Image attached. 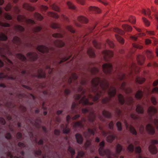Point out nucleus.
I'll list each match as a JSON object with an SVG mask.
<instances>
[{
	"label": "nucleus",
	"instance_id": "a211bd4d",
	"mask_svg": "<svg viewBox=\"0 0 158 158\" xmlns=\"http://www.w3.org/2000/svg\"><path fill=\"white\" fill-rule=\"evenodd\" d=\"M48 15L49 17L56 19H57L59 17V15L57 13L52 12H48Z\"/></svg>",
	"mask_w": 158,
	"mask_h": 158
},
{
	"label": "nucleus",
	"instance_id": "e433bc0d",
	"mask_svg": "<svg viewBox=\"0 0 158 158\" xmlns=\"http://www.w3.org/2000/svg\"><path fill=\"white\" fill-rule=\"evenodd\" d=\"M89 9L91 10L95 11L96 13H99L100 12L101 10L98 8L94 6H90L89 8Z\"/></svg>",
	"mask_w": 158,
	"mask_h": 158
},
{
	"label": "nucleus",
	"instance_id": "423d86ee",
	"mask_svg": "<svg viewBox=\"0 0 158 158\" xmlns=\"http://www.w3.org/2000/svg\"><path fill=\"white\" fill-rule=\"evenodd\" d=\"M151 143L152 144L149 146V150L152 154H156L157 153V151L156 148L154 144H158V141L156 140H151Z\"/></svg>",
	"mask_w": 158,
	"mask_h": 158
},
{
	"label": "nucleus",
	"instance_id": "7c9ffc66",
	"mask_svg": "<svg viewBox=\"0 0 158 158\" xmlns=\"http://www.w3.org/2000/svg\"><path fill=\"white\" fill-rule=\"evenodd\" d=\"M35 18L40 21L42 20L43 19V16L40 14L38 13H35L34 14Z\"/></svg>",
	"mask_w": 158,
	"mask_h": 158
},
{
	"label": "nucleus",
	"instance_id": "c9c22d12",
	"mask_svg": "<svg viewBox=\"0 0 158 158\" xmlns=\"http://www.w3.org/2000/svg\"><path fill=\"white\" fill-rule=\"evenodd\" d=\"M89 121H93L95 118V115L94 113L90 114L89 117Z\"/></svg>",
	"mask_w": 158,
	"mask_h": 158
},
{
	"label": "nucleus",
	"instance_id": "79ce46f5",
	"mask_svg": "<svg viewBox=\"0 0 158 158\" xmlns=\"http://www.w3.org/2000/svg\"><path fill=\"white\" fill-rule=\"evenodd\" d=\"M103 115L107 118H110L111 117V113L109 112L106 110H103L102 112Z\"/></svg>",
	"mask_w": 158,
	"mask_h": 158
},
{
	"label": "nucleus",
	"instance_id": "c756f323",
	"mask_svg": "<svg viewBox=\"0 0 158 158\" xmlns=\"http://www.w3.org/2000/svg\"><path fill=\"white\" fill-rule=\"evenodd\" d=\"M145 79L143 78H141L139 77H137L135 80L137 83L140 84H142L145 81Z\"/></svg>",
	"mask_w": 158,
	"mask_h": 158
},
{
	"label": "nucleus",
	"instance_id": "bf43d9fd",
	"mask_svg": "<svg viewBox=\"0 0 158 158\" xmlns=\"http://www.w3.org/2000/svg\"><path fill=\"white\" fill-rule=\"evenodd\" d=\"M4 17L6 19L8 20H11L12 19V16L8 13H6L4 14Z\"/></svg>",
	"mask_w": 158,
	"mask_h": 158
},
{
	"label": "nucleus",
	"instance_id": "aec40b11",
	"mask_svg": "<svg viewBox=\"0 0 158 158\" xmlns=\"http://www.w3.org/2000/svg\"><path fill=\"white\" fill-rule=\"evenodd\" d=\"M75 136L77 142L79 144H81L83 142V138L82 136L79 134H76Z\"/></svg>",
	"mask_w": 158,
	"mask_h": 158
},
{
	"label": "nucleus",
	"instance_id": "9d476101",
	"mask_svg": "<svg viewBox=\"0 0 158 158\" xmlns=\"http://www.w3.org/2000/svg\"><path fill=\"white\" fill-rule=\"evenodd\" d=\"M146 129L147 131L151 134L152 135L155 133L154 128L150 124H148L146 126Z\"/></svg>",
	"mask_w": 158,
	"mask_h": 158
},
{
	"label": "nucleus",
	"instance_id": "20e7f679",
	"mask_svg": "<svg viewBox=\"0 0 158 158\" xmlns=\"http://www.w3.org/2000/svg\"><path fill=\"white\" fill-rule=\"evenodd\" d=\"M104 145V141H102L99 144L100 147L98 151L100 155L102 156L106 155L108 157V158H111L109 157L110 154V151L109 149H106L105 150H103V148Z\"/></svg>",
	"mask_w": 158,
	"mask_h": 158
},
{
	"label": "nucleus",
	"instance_id": "412c9836",
	"mask_svg": "<svg viewBox=\"0 0 158 158\" xmlns=\"http://www.w3.org/2000/svg\"><path fill=\"white\" fill-rule=\"evenodd\" d=\"M146 56L148 59H151L153 58V55L151 51L149 50H147L146 51Z\"/></svg>",
	"mask_w": 158,
	"mask_h": 158
},
{
	"label": "nucleus",
	"instance_id": "09e8293b",
	"mask_svg": "<svg viewBox=\"0 0 158 158\" xmlns=\"http://www.w3.org/2000/svg\"><path fill=\"white\" fill-rule=\"evenodd\" d=\"M17 57L20 60L24 61L26 60L25 57L21 54H18L17 55Z\"/></svg>",
	"mask_w": 158,
	"mask_h": 158
},
{
	"label": "nucleus",
	"instance_id": "8fccbe9b",
	"mask_svg": "<svg viewBox=\"0 0 158 158\" xmlns=\"http://www.w3.org/2000/svg\"><path fill=\"white\" fill-rule=\"evenodd\" d=\"M129 21L132 24H135L136 22V19L135 17L131 16L130 17Z\"/></svg>",
	"mask_w": 158,
	"mask_h": 158
},
{
	"label": "nucleus",
	"instance_id": "bb28decb",
	"mask_svg": "<svg viewBox=\"0 0 158 158\" xmlns=\"http://www.w3.org/2000/svg\"><path fill=\"white\" fill-rule=\"evenodd\" d=\"M87 53L91 57H94L95 56L94 52L91 48H89L88 49Z\"/></svg>",
	"mask_w": 158,
	"mask_h": 158
},
{
	"label": "nucleus",
	"instance_id": "a19ab883",
	"mask_svg": "<svg viewBox=\"0 0 158 158\" xmlns=\"http://www.w3.org/2000/svg\"><path fill=\"white\" fill-rule=\"evenodd\" d=\"M67 4L69 9L74 10L76 8V7L74 5L70 2H67Z\"/></svg>",
	"mask_w": 158,
	"mask_h": 158
},
{
	"label": "nucleus",
	"instance_id": "cd10ccee",
	"mask_svg": "<svg viewBox=\"0 0 158 158\" xmlns=\"http://www.w3.org/2000/svg\"><path fill=\"white\" fill-rule=\"evenodd\" d=\"M131 69L132 71H134L136 73L139 72V69L138 68L136 67L135 64L134 63H132L131 67Z\"/></svg>",
	"mask_w": 158,
	"mask_h": 158
},
{
	"label": "nucleus",
	"instance_id": "37998d69",
	"mask_svg": "<svg viewBox=\"0 0 158 158\" xmlns=\"http://www.w3.org/2000/svg\"><path fill=\"white\" fill-rule=\"evenodd\" d=\"M13 42L15 44L19 45L20 43V39L18 37L15 36L13 38Z\"/></svg>",
	"mask_w": 158,
	"mask_h": 158
},
{
	"label": "nucleus",
	"instance_id": "f03ea898",
	"mask_svg": "<svg viewBox=\"0 0 158 158\" xmlns=\"http://www.w3.org/2000/svg\"><path fill=\"white\" fill-rule=\"evenodd\" d=\"M102 92L100 91L97 93L95 97H94L92 95L89 94L88 96V98H86L85 96H84L79 101V104H81L83 105H91L93 104V102H89V101L91 100L94 102L97 101L100 97V96L102 95Z\"/></svg>",
	"mask_w": 158,
	"mask_h": 158
},
{
	"label": "nucleus",
	"instance_id": "4c0bfd02",
	"mask_svg": "<svg viewBox=\"0 0 158 158\" xmlns=\"http://www.w3.org/2000/svg\"><path fill=\"white\" fill-rule=\"evenodd\" d=\"M113 31L115 32H117L121 35H123L125 34V32L123 31L120 30L117 28H115L113 29Z\"/></svg>",
	"mask_w": 158,
	"mask_h": 158
},
{
	"label": "nucleus",
	"instance_id": "ea45409f",
	"mask_svg": "<svg viewBox=\"0 0 158 158\" xmlns=\"http://www.w3.org/2000/svg\"><path fill=\"white\" fill-rule=\"evenodd\" d=\"M7 39L6 35L2 33L0 34V40L6 41Z\"/></svg>",
	"mask_w": 158,
	"mask_h": 158
},
{
	"label": "nucleus",
	"instance_id": "69168bd1",
	"mask_svg": "<svg viewBox=\"0 0 158 158\" xmlns=\"http://www.w3.org/2000/svg\"><path fill=\"white\" fill-rule=\"evenodd\" d=\"M52 35L54 37L62 38L63 36L60 33H55L53 34Z\"/></svg>",
	"mask_w": 158,
	"mask_h": 158
},
{
	"label": "nucleus",
	"instance_id": "6e6552de",
	"mask_svg": "<svg viewBox=\"0 0 158 158\" xmlns=\"http://www.w3.org/2000/svg\"><path fill=\"white\" fill-rule=\"evenodd\" d=\"M27 57L31 61H34L36 60L37 55L35 53H29L27 54Z\"/></svg>",
	"mask_w": 158,
	"mask_h": 158
},
{
	"label": "nucleus",
	"instance_id": "e2e57ef3",
	"mask_svg": "<svg viewBox=\"0 0 158 158\" xmlns=\"http://www.w3.org/2000/svg\"><path fill=\"white\" fill-rule=\"evenodd\" d=\"M127 100L128 101L127 104L129 105L131 104L133 102V99L131 97L127 98Z\"/></svg>",
	"mask_w": 158,
	"mask_h": 158
},
{
	"label": "nucleus",
	"instance_id": "2eb2a0df",
	"mask_svg": "<svg viewBox=\"0 0 158 158\" xmlns=\"http://www.w3.org/2000/svg\"><path fill=\"white\" fill-rule=\"evenodd\" d=\"M23 8L30 11H33L35 10L34 7L30 5L27 3H25L23 4Z\"/></svg>",
	"mask_w": 158,
	"mask_h": 158
},
{
	"label": "nucleus",
	"instance_id": "4d7b16f0",
	"mask_svg": "<svg viewBox=\"0 0 158 158\" xmlns=\"http://www.w3.org/2000/svg\"><path fill=\"white\" fill-rule=\"evenodd\" d=\"M106 43L110 48H113L114 46V44L113 43L109 40H106Z\"/></svg>",
	"mask_w": 158,
	"mask_h": 158
},
{
	"label": "nucleus",
	"instance_id": "393cba45",
	"mask_svg": "<svg viewBox=\"0 0 158 158\" xmlns=\"http://www.w3.org/2000/svg\"><path fill=\"white\" fill-rule=\"evenodd\" d=\"M77 77L75 73H72L71 77L68 80V83L69 84L70 83H71L73 79L74 80H77Z\"/></svg>",
	"mask_w": 158,
	"mask_h": 158
},
{
	"label": "nucleus",
	"instance_id": "49530a36",
	"mask_svg": "<svg viewBox=\"0 0 158 158\" xmlns=\"http://www.w3.org/2000/svg\"><path fill=\"white\" fill-rule=\"evenodd\" d=\"M66 29L72 33H74L75 32L73 27L71 25H68L66 26Z\"/></svg>",
	"mask_w": 158,
	"mask_h": 158
},
{
	"label": "nucleus",
	"instance_id": "5701e85b",
	"mask_svg": "<svg viewBox=\"0 0 158 158\" xmlns=\"http://www.w3.org/2000/svg\"><path fill=\"white\" fill-rule=\"evenodd\" d=\"M17 20L19 22H25L26 21V18L24 15H19L17 16Z\"/></svg>",
	"mask_w": 158,
	"mask_h": 158
},
{
	"label": "nucleus",
	"instance_id": "dca6fc26",
	"mask_svg": "<svg viewBox=\"0 0 158 158\" xmlns=\"http://www.w3.org/2000/svg\"><path fill=\"white\" fill-rule=\"evenodd\" d=\"M142 13L145 15H148L149 18H152L151 16V11L149 9H143L142 10Z\"/></svg>",
	"mask_w": 158,
	"mask_h": 158
},
{
	"label": "nucleus",
	"instance_id": "a18cd8bd",
	"mask_svg": "<svg viewBox=\"0 0 158 158\" xmlns=\"http://www.w3.org/2000/svg\"><path fill=\"white\" fill-rule=\"evenodd\" d=\"M132 45L133 47L138 49H141L143 48V46L142 45L138 44L133 43Z\"/></svg>",
	"mask_w": 158,
	"mask_h": 158
},
{
	"label": "nucleus",
	"instance_id": "b1692460",
	"mask_svg": "<svg viewBox=\"0 0 158 158\" xmlns=\"http://www.w3.org/2000/svg\"><path fill=\"white\" fill-rule=\"evenodd\" d=\"M51 27L54 29L60 28V25L57 23H52L50 24Z\"/></svg>",
	"mask_w": 158,
	"mask_h": 158
},
{
	"label": "nucleus",
	"instance_id": "4be33fe9",
	"mask_svg": "<svg viewBox=\"0 0 158 158\" xmlns=\"http://www.w3.org/2000/svg\"><path fill=\"white\" fill-rule=\"evenodd\" d=\"M55 45L58 47H63L64 44V42L61 41L57 40L54 42Z\"/></svg>",
	"mask_w": 158,
	"mask_h": 158
},
{
	"label": "nucleus",
	"instance_id": "7ed1b4c3",
	"mask_svg": "<svg viewBox=\"0 0 158 158\" xmlns=\"http://www.w3.org/2000/svg\"><path fill=\"white\" fill-rule=\"evenodd\" d=\"M108 94L110 97H106L104 98L102 100V103L105 104L108 102L110 99V97H113L115 96L116 93L115 88L114 86L110 87L108 92Z\"/></svg>",
	"mask_w": 158,
	"mask_h": 158
},
{
	"label": "nucleus",
	"instance_id": "680f3d73",
	"mask_svg": "<svg viewBox=\"0 0 158 158\" xmlns=\"http://www.w3.org/2000/svg\"><path fill=\"white\" fill-rule=\"evenodd\" d=\"M0 26L3 27H9L10 25L7 23H3L0 21Z\"/></svg>",
	"mask_w": 158,
	"mask_h": 158
},
{
	"label": "nucleus",
	"instance_id": "ddd939ff",
	"mask_svg": "<svg viewBox=\"0 0 158 158\" xmlns=\"http://www.w3.org/2000/svg\"><path fill=\"white\" fill-rule=\"evenodd\" d=\"M126 83L124 82L122 83L121 86V89L123 90L125 93H129L132 92V89L130 88H126L125 87Z\"/></svg>",
	"mask_w": 158,
	"mask_h": 158
},
{
	"label": "nucleus",
	"instance_id": "39448f33",
	"mask_svg": "<svg viewBox=\"0 0 158 158\" xmlns=\"http://www.w3.org/2000/svg\"><path fill=\"white\" fill-rule=\"evenodd\" d=\"M103 72L106 74H109L111 73L112 69V65L110 63H106L102 65Z\"/></svg>",
	"mask_w": 158,
	"mask_h": 158
},
{
	"label": "nucleus",
	"instance_id": "1a4fd4ad",
	"mask_svg": "<svg viewBox=\"0 0 158 158\" xmlns=\"http://www.w3.org/2000/svg\"><path fill=\"white\" fill-rule=\"evenodd\" d=\"M77 20L79 22L84 24L87 23L89 21L88 19L86 17L81 15L77 17Z\"/></svg>",
	"mask_w": 158,
	"mask_h": 158
},
{
	"label": "nucleus",
	"instance_id": "473e14b6",
	"mask_svg": "<svg viewBox=\"0 0 158 158\" xmlns=\"http://www.w3.org/2000/svg\"><path fill=\"white\" fill-rule=\"evenodd\" d=\"M51 6V7L52 8L53 10L57 12H60V8L55 4H53L52 6Z\"/></svg>",
	"mask_w": 158,
	"mask_h": 158
},
{
	"label": "nucleus",
	"instance_id": "338daca9",
	"mask_svg": "<svg viewBox=\"0 0 158 158\" xmlns=\"http://www.w3.org/2000/svg\"><path fill=\"white\" fill-rule=\"evenodd\" d=\"M133 146L132 144H130L128 148V150L130 152H133Z\"/></svg>",
	"mask_w": 158,
	"mask_h": 158
},
{
	"label": "nucleus",
	"instance_id": "774afa93",
	"mask_svg": "<svg viewBox=\"0 0 158 158\" xmlns=\"http://www.w3.org/2000/svg\"><path fill=\"white\" fill-rule=\"evenodd\" d=\"M118 128V131H121L122 130V126L121 123L118 122L116 124Z\"/></svg>",
	"mask_w": 158,
	"mask_h": 158
},
{
	"label": "nucleus",
	"instance_id": "f257e3e1",
	"mask_svg": "<svg viewBox=\"0 0 158 158\" xmlns=\"http://www.w3.org/2000/svg\"><path fill=\"white\" fill-rule=\"evenodd\" d=\"M91 82L94 88L93 89V91L94 92L97 91V87L99 83H100V86L102 89V91L104 92H105L109 86L108 83L106 79H103L101 80L98 77L93 79Z\"/></svg>",
	"mask_w": 158,
	"mask_h": 158
},
{
	"label": "nucleus",
	"instance_id": "58836bf2",
	"mask_svg": "<svg viewBox=\"0 0 158 158\" xmlns=\"http://www.w3.org/2000/svg\"><path fill=\"white\" fill-rule=\"evenodd\" d=\"M77 127H83V125L82 123V121H80L77 122L75 123L73 126V127L74 128H75Z\"/></svg>",
	"mask_w": 158,
	"mask_h": 158
},
{
	"label": "nucleus",
	"instance_id": "13d9d810",
	"mask_svg": "<svg viewBox=\"0 0 158 158\" xmlns=\"http://www.w3.org/2000/svg\"><path fill=\"white\" fill-rule=\"evenodd\" d=\"M68 151L72 155V157H73V156L75 154V151L73 148L69 147L68 149Z\"/></svg>",
	"mask_w": 158,
	"mask_h": 158
},
{
	"label": "nucleus",
	"instance_id": "de8ad7c7",
	"mask_svg": "<svg viewBox=\"0 0 158 158\" xmlns=\"http://www.w3.org/2000/svg\"><path fill=\"white\" fill-rule=\"evenodd\" d=\"M15 28L17 30L21 31H23L24 30L23 27L19 25H17L15 26Z\"/></svg>",
	"mask_w": 158,
	"mask_h": 158
},
{
	"label": "nucleus",
	"instance_id": "f704fd0d",
	"mask_svg": "<svg viewBox=\"0 0 158 158\" xmlns=\"http://www.w3.org/2000/svg\"><path fill=\"white\" fill-rule=\"evenodd\" d=\"M118 99L119 103L123 104L124 103V99L123 96L121 94H119L118 95Z\"/></svg>",
	"mask_w": 158,
	"mask_h": 158
},
{
	"label": "nucleus",
	"instance_id": "864d4df0",
	"mask_svg": "<svg viewBox=\"0 0 158 158\" xmlns=\"http://www.w3.org/2000/svg\"><path fill=\"white\" fill-rule=\"evenodd\" d=\"M98 69L96 68H93L91 70V72L92 74H95L98 72Z\"/></svg>",
	"mask_w": 158,
	"mask_h": 158
},
{
	"label": "nucleus",
	"instance_id": "603ef678",
	"mask_svg": "<svg viewBox=\"0 0 158 158\" xmlns=\"http://www.w3.org/2000/svg\"><path fill=\"white\" fill-rule=\"evenodd\" d=\"M114 137L112 135L109 136L107 138V141L108 142L111 143L114 140Z\"/></svg>",
	"mask_w": 158,
	"mask_h": 158
},
{
	"label": "nucleus",
	"instance_id": "f3484780",
	"mask_svg": "<svg viewBox=\"0 0 158 158\" xmlns=\"http://www.w3.org/2000/svg\"><path fill=\"white\" fill-rule=\"evenodd\" d=\"M45 73L41 69H39L38 71V74L37 77L38 78H44L45 77Z\"/></svg>",
	"mask_w": 158,
	"mask_h": 158
},
{
	"label": "nucleus",
	"instance_id": "72a5a7b5",
	"mask_svg": "<svg viewBox=\"0 0 158 158\" xmlns=\"http://www.w3.org/2000/svg\"><path fill=\"white\" fill-rule=\"evenodd\" d=\"M143 96V92L141 90H138L135 94V97L138 99H140Z\"/></svg>",
	"mask_w": 158,
	"mask_h": 158
},
{
	"label": "nucleus",
	"instance_id": "9b49d317",
	"mask_svg": "<svg viewBox=\"0 0 158 158\" xmlns=\"http://www.w3.org/2000/svg\"><path fill=\"white\" fill-rule=\"evenodd\" d=\"M37 48L39 52L43 53L47 52L49 51L48 48L42 45L38 46Z\"/></svg>",
	"mask_w": 158,
	"mask_h": 158
},
{
	"label": "nucleus",
	"instance_id": "0eeeda50",
	"mask_svg": "<svg viewBox=\"0 0 158 158\" xmlns=\"http://www.w3.org/2000/svg\"><path fill=\"white\" fill-rule=\"evenodd\" d=\"M104 55V58L106 61L108 60V58L112 57L113 55V52L110 50H105L102 52Z\"/></svg>",
	"mask_w": 158,
	"mask_h": 158
},
{
	"label": "nucleus",
	"instance_id": "c03bdc74",
	"mask_svg": "<svg viewBox=\"0 0 158 158\" xmlns=\"http://www.w3.org/2000/svg\"><path fill=\"white\" fill-rule=\"evenodd\" d=\"M122 146L119 144H118L116 148V152L117 153H120L122 150Z\"/></svg>",
	"mask_w": 158,
	"mask_h": 158
},
{
	"label": "nucleus",
	"instance_id": "2f4dec72",
	"mask_svg": "<svg viewBox=\"0 0 158 158\" xmlns=\"http://www.w3.org/2000/svg\"><path fill=\"white\" fill-rule=\"evenodd\" d=\"M136 111L139 113L142 114L143 113V107L139 105L137 106Z\"/></svg>",
	"mask_w": 158,
	"mask_h": 158
},
{
	"label": "nucleus",
	"instance_id": "a878e982",
	"mask_svg": "<svg viewBox=\"0 0 158 158\" xmlns=\"http://www.w3.org/2000/svg\"><path fill=\"white\" fill-rule=\"evenodd\" d=\"M148 112L149 113L154 114L156 112V109L153 106H151L149 107L148 110Z\"/></svg>",
	"mask_w": 158,
	"mask_h": 158
},
{
	"label": "nucleus",
	"instance_id": "f8f14e48",
	"mask_svg": "<svg viewBox=\"0 0 158 158\" xmlns=\"http://www.w3.org/2000/svg\"><path fill=\"white\" fill-rule=\"evenodd\" d=\"M145 60V57L143 55H139L137 56V60L138 64L141 65L143 64Z\"/></svg>",
	"mask_w": 158,
	"mask_h": 158
},
{
	"label": "nucleus",
	"instance_id": "6ab92c4d",
	"mask_svg": "<svg viewBox=\"0 0 158 158\" xmlns=\"http://www.w3.org/2000/svg\"><path fill=\"white\" fill-rule=\"evenodd\" d=\"M122 27L126 31L131 32L132 30V28L130 26L127 24H123L122 25Z\"/></svg>",
	"mask_w": 158,
	"mask_h": 158
},
{
	"label": "nucleus",
	"instance_id": "0e129e2a",
	"mask_svg": "<svg viewBox=\"0 0 158 158\" xmlns=\"http://www.w3.org/2000/svg\"><path fill=\"white\" fill-rule=\"evenodd\" d=\"M25 22H26V23L28 24H34L35 23L34 20L30 19H26Z\"/></svg>",
	"mask_w": 158,
	"mask_h": 158
},
{
	"label": "nucleus",
	"instance_id": "052dcab7",
	"mask_svg": "<svg viewBox=\"0 0 158 158\" xmlns=\"http://www.w3.org/2000/svg\"><path fill=\"white\" fill-rule=\"evenodd\" d=\"M95 131L96 128L95 127L93 129H91L90 128H89L88 129V132L90 134H92L93 135H94V132Z\"/></svg>",
	"mask_w": 158,
	"mask_h": 158
},
{
	"label": "nucleus",
	"instance_id": "3c124183",
	"mask_svg": "<svg viewBox=\"0 0 158 158\" xmlns=\"http://www.w3.org/2000/svg\"><path fill=\"white\" fill-rule=\"evenodd\" d=\"M93 44L94 47L97 48H99L101 47V45L99 43H98L96 40H94Z\"/></svg>",
	"mask_w": 158,
	"mask_h": 158
},
{
	"label": "nucleus",
	"instance_id": "c85d7f7f",
	"mask_svg": "<svg viewBox=\"0 0 158 158\" xmlns=\"http://www.w3.org/2000/svg\"><path fill=\"white\" fill-rule=\"evenodd\" d=\"M115 37L117 41L121 44H123L124 43L123 39L118 35H115Z\"/></svg>",
	"mask_w": 158,
	"mask_h": 158
},
{
	"label": "nucleus",
	"instance_id": "6e6d98bb",
	"mask_svg": "<svg viewBox=\"0 0 158 158\" xmlns=\"http://www.w3.org/2000/svg\"><path fill=\"white\" fill-rule=\"evenodd\" d=\"M85 93V92L83 91L81 95L79 94H76L74 96V98L75 100H78L82 96H83L84 94Z\"/></svg>",
	"mask_w": 158,
	"mask_h": 158
},
{
	"label": "nucleus",
	"instance_id": "5fc2aeb1",
	"mask_svg": "<svg viewBox=\"0 0 158 158\" xmlns=\"http://www.w3.org/2000/svg\"><path fill=\"white\" fill-rule=\"evenodd\" d=\"M143 22L146 26H149L150 25V22L145 18L143 17L142 18Z\"/></svg>",
	"mask_w": 158,
	"mask_h": 158
},
{
	"label": "nucleus",
	"instance_id": "4468645a",
	"mask_svg": "<svg viewBox=\"0 0 158 158\" xmlns=\"http://www.w3.org/2000/svg\"><path fill=\"white\" fill-rule=\"evenodd\" d=\"M125 123L127 129H128V128H129L130 132L132 134L135 135H136V131L134 128L133 126L131 125H130L129 127V125L125 121Z\"/></svg>",
	"mask_w": 158,
	"mask_h": 158
}]
</instances>
